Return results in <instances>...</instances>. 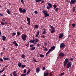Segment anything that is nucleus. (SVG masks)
<instances>
[{
    "label": "nucleus",
    "mask_w": 76,
    "mask_h": 76,
    "mask_svg": "<svg viewBox=\"0 0 76 76\" xmlns=\"http://www.w3.org/2000/svg\"><path fill=\"white\" fill-rule=\"evenodd\" d=\"M19 12H20V13L24 14L26 12V11L25 9H23V10L21 8H19Z\"/></svg>",
    "instance_id": "1"
},
{
    "label": "nucleus",
    "mask_w": 76,
    "mask_h": 76,
    "mask_svg": "<svg viewBox=\"0 0 76 76\" xmlns=\"http://www.w3.org/2000/svg\"><path fill=\"white\" fill-rule=\"evenodd\" d=\"M27 37V36L26 35H21V38L23 39V41H26V37Z\"/></svg>",
    "instance_id": "2"
},
{
    "label": "nucleus",
    "mask_w": 76,
    "mask_h": 76,
    "mask_svg": "<svg viewBox=\"0 0 76 76\" xmlns=\"http://www.w3.org/2000/svg\"><path fill=\"white\" fill-rule=\"evenodd\" d=\"M72 66V64L71 62H69L66 65V68H69L70 67Z\"/></svg>",
    "instance_id": "3"
},
{
    "label": "nucleus",
    "mask_w": 76,
    "mask_h": 76,
    "mask_svg": "<svg viewBox=\"0 0 76 76\" xmlns=\"http://www.w3.org/2000/svg\"><path fill=\"white\" fill-rule=\"evenodd\" d=\"M52 29V30L50 32L51 33H54L55 31V28H54V27L52 26H51L50 27Z\"/></svg>",
    "instance_id": "4"
},
{
    "label": "nucleus",
    "mask_w": 76,
    "mask_h": 76,
    "mask_svg": "<svg viewBox=\"0 0 76 76\" xmlns=\"http://www.w3.org/2000/svg\"><path fill=\"white\" fill-rule=\"evenodd\" d=\"M76 2V0H71L70 2V4H73Z\"/></svg>",
    "instance_id": "5"
},
{
    "label": "nucleus",
    "mask_w": 76,
    "mask_h": 76,
    "mask_svg": "<svg viewBox=\"0 0 76 76\" xmlns=\"http://www.w3.org/2000/svg\"><path fill=\"white\" fill-rule=\"evenodd\" d=\"M49 74V72L47 71H46L44 73V76H47Z\"/></svg>",
    "instance_id": "6"
},
{
    "label": "nucleus",
    "mask_w": 76,
    "mask_h": 76,
    "mask_svg": "<svg viewBox=\"0 0 76 76\" xmlns=\"http://www.w3.org/2000/svg\"><path fill=\"white\" fill-rule=\"evenodd\" d=\"M27 21H28V23H27V24L28 25H30V19L29 18H28V17H27Z\"/></svg>",
    "instance_id": "7"
},
{
    "label": "nucleus",
    "mask_w": 76,
    "mask_h": 76,
    "mask_svg": "<svg viewBox=\"0 0 76 76\" xmlns=\"http://www.w3.org/2000/svg\"><path fill=\"white\" fill-rule=\"evenodd\" d=\"M66 45L64 43H62L60 44V48H64Z\"/></svg>",
    "instance_id": "8"
},
{
    "label": "nucleus",
    "mask_w": 76,
    "mask_h": 76,
    "mask_svg": "<svg viewBox=\"0 0 76 76\" xmlns=\"http://www.w3.org/2000/svg\"><path fill=\"white\" fill-rule=\"evenodd\" d=\"M65 55V54L62 52H61L59 55V56L61 57H64Z\"/></svg>",
    "instance_id": "9"
},
{
    "label": "nucleus",
    "mask_w": 76,
    "mask_h": 76,
    "mask_svg": "<svg viewBox=\"0 0 76 76\" xmlns=\"http://www.w3.org/2000/svg\"><path fill=\"white\" fill-rule=\"evenodd\" d=\"M64 36V35L63 33L60 34H59V36L58 37L59 39H61Z\"/></svg>",
    "instance_id": "10"
},
{
    "label": "nucleus",
    "mask_w": 76,
    "mask_h": 76,
    "mask_svg": "<svg viewBox=\"0 0 76 76\" xmlns=\"http://www.w3.org/2000/svg\"><path fill=\"white\" fill-rule=\"evenodd\" d=\"M13 44H14L15 45V46L16 47H17L18 46V44L17 43L16 41H14V42L13 43Z\"/></svg>",
    "instance_id": "11"
},
{
    "label": "nucleus",
    "mask_w": 76,
    "mask_h": 76,
    "mask_svg": "<svg viewBox=\"0 0 76 76\" xmlns=\"http://www.w3.org/2000/svg\"><path fill=\"white\" fill-rule=\"evenodd\" d=\"M69 61V60L67 58H66L65 60V61L63 62V63H65L67 64V63Z\"/></svg>",
    "instance_id": "12"
},
{
    "label": "nucleus",
    "mask_w": 76,
    "mask_h": 76,
    "mask_svg": "<svg viewBox=\"0 0 76 76\" xmlns=\"http://www.w3.org/2000/svg\"><path fill=\"white\" fill-rule=\"evenodd\" d=\"M36 72L39 73L40 71L39 68L38 67V68H36Z\"/></svg>",
    "instance_id": "13"
},
{
    "label": "nucleus",
    "mask_w": 76,
    "mask_h": 76,
    "mask_svg": "<svg viewBox=\"0 0 76 76\" xmlns=\"http://www.w3.org/2000/svg\"><path fill=\"white\" fill-rule=\"evenodd\" d=\"M47 4L49 6L50 8L52 7V5L51 4H50V3H49V2H48Z\"/></svg>",
    "instance_id": "14"
},
{
    "label": "nucleus",
    "mask_w": 76,
    "mask_h": 76,
    "mask_svg": "<svg viewBox=\"0 0 76 76\" xmlns=\"http://www.w3.org/2000/svg\"><path fill=\"white\" fill-rule=\"evenodd\" d=\"M49 16V15L48 14V13H46L45 14V18H46L47 17H48Z\"/></svg>",
    "instance_id": "15"
},
{
    "label": "nucleus",
    "mask_w": 76,
    "mask_h": 76,
    "mask_svg": "<svg viewBox=\"0 0 76 76\" xmlns=\"http://www.w3.org/2000/svg\"><path fill=\"white\" fill-rule=\"evenodd\" d=\"M42 13L45 15V14L48 13V12L45 10H43L42 11Z\"/></svg>",
    "instance_id": "16"
},
{
    "label": "nucleus",
    "mask_w": 76,
    "mask_h": 76,
    "mask_svg": "<svg viewBox=\"0 0 76 76\" xmlns=\"http://www.w3.org/2000/svg\"><path fill=\"white\" fill-rule=\"evenodd\" d=\"M16 71H14V72L13 73V75H14V76H18L17 75V74H16Z\"/></svg>",
    "instance_id": "17"
},
{
    "label": "nucleus",
    "mask_w": 76,
    "mask_h": 76,
    "mask_svg": "<svg viewBox=\"0 0 76 76\" xmlns=\"http://www.w3.org/2000/svg\"><path fill=\"white\" fill-rule=\"evenodd\" d=\"M39 34V31H37V34H36L35 36V37H38Z\"/></svg>",
    "instance_id": "18"
},
{
    "label": "nucleus",
    "mask_w": 76,
    "mask_h": 76,
    "mask_svg": "<svg viewBox=\"0 0 76 76\" xmlns=\"http://www.w3.org/2000/svg\"><path fill=\"white\" fill-rule=\"evenodd\" d=\"M2 37V39L4 40V41H5L6 39V37L4 36H3Z\"/></svg>",
    "instance_id": "19"
},
{
    "label": "nucleus",
    "mask_w": 76,
    "mask_h": 76,
    "mask_svg": "<svg viewBox=\"0 0 76 76\" xmlns=\"http://www.w3.org/2000/svg\"><path fill=\"white\" fill-rule=\"evenodd\" d=\"M18 67H20L22 66V63H21L20 62H19V63L18 64Z\"/></svg>",
    "instance_id": "20"
},
{
    "label": "nucleus",
    "mask_w": 76,
    "mask_h": 76,
    "mask_svg": "<svg viewBox=\"0 0 76 76\" xmlns=\"http://www.w3.org/2000/svg\"><path fill=\"white\" fill-rule=\"evenodd\" d=\"M39 57H40L44 58V55H42L41 54H39Z\"/></svg>",
    "instance_id": "21"
},
{
    "label": "nucleus",
    "mask_w": 76,
    "mask_h": 76,
    "mask_svg": "<svg viewBox=\"0 0 76 76\" xmlns=\"http://www.w3.org/2000/svg\"><path fill=\"white\" fill-rule=\"evenodd\" d=\"M50 48L52 50H54L55 49V47L54 46H53L51 47Z\"/></svg>",
    "instance_id": "22"
},
{
    "label": "nucleus",
    "mask_w": 76,
    "mask_h": 76,
    "mask_svg": "<svg viewBox=\"0 0 76 76\" xmlns=\"http://www.w3.org/2000/svg\"><path fill=\"white\" fill-rule=\"evenodd\" d=\"M35 49V47H34L32 48H31L30 50H34Z\"/></svg>",
    "instance_id": "23"
},
{
    "label": "nucleus",
    "mask_w": 76,
    "mask_h": 76,
    "mask_svg": "<svg viewBox=\"0 0 76 76\" xmlns=\"http://www.w3.org/2000/svg\"><path fill=\"white\" fill-rule=\"evenodd\" d=\"M7 12L8 14L10 15V14L11 11H10L9 10H8V9H7Z\"/></svg>",
    "instance_id": "24"
},
{
    "label": "nucleus",
    "mask_w": 76,
    "mask_h": 76,
    "mask_svg": "<svg viewBox=\"0 0 76 76\" xmlns=\"http://www.w3.org/2000/svg\"><path fill=\"white\" fill-rule=\"evenodd\" d=\"M75 7H73L72 8V10H73V12H75Z\"/></svg>",
    "instance_id": "25"
},
{
    "label": "nucleus",
    "mask_w": 76,
    "mask_h": 76,
    "mask_svg": "<svg viewBox=\"0 0 76 76\" xmlns=\"http://www.w3.org/2000/svg\"><path fill=\"white\" fill-rule=\"evenodd\" d=\"M30 69H28V71H27V73L26 74V75H28L29 73L30 72Z\"/></svg>",
    "instance_id": "26"
},
{
    "label": "nucleus",
    "mask_w": 76,
    "mask_h": 76,
    "mask_svg": "<svg viewBox=\"0 0 76 76\" xmlns=\"http://www.w3.org/2000/svg\"><path fill=\"white\" fill-rule=\"evenodd\" d=\"M39 28V26L37 25H35V28Z\"/></svg>",
    "instance_id": "27"
},
{
    "label": "nucleus",
    "mask_w": 76,
    "mask_h": 76,
    "mask_svg": "<svg viewBox=\"0 0 76 76\" xmlns=\"http://www.w3.org/2000/svg\"><path fill=\"white\" fill-rule=\"evenodd\" d=\"M35 39V42H38L39 41V40L38 39H36V38H34Z\"/></svg>",
    "instance_id": "28"
},
{
    "label": "nucleus",
    "mask_w": 76,
    "mask_h": 76,
    "mask_svg": "<svg viewBox=\"0 0 76 76\" xmlns=\"http://www.w3.org/2000/svg\"><path fill=\"white\" fill-rule=\"evenodd\" d=\"M26 74H25V73H23L21 74V76H26Z\"/></svg>",
    "instance_id": "29"
},
{
    "label": "nucleus",
    "mask_w": 76,
    "mask_h": 76,
    "mask_svg": "<svg viewBox=\"0 0 76 76\" xmlns=\"http://www.w3.org/2000/svg\"><path fill=\"white\" fill-rule=\"evenodd\" d=\"M5 68H4L3 69V70L1 71H0V73H2V72L5 70Z\"/></svg>",
    "instance_id": "30"
},
{
    "label": "nucleus",
    "mask_w": 76,
    "mask_h": 76,
    "mask_svg": "<svg viewBox=\"0 0 76 76\" xmlns=\"http://www.w3.org/2000/svg\"><path fill=\"white\" fill-rule=\"evenodd\" d=\"M53 7L54 9H56V7H57L56 6V5H55L54 4L53 5Z\"/></svg>",
    "instance_id": "31"
},
{
    "label": "nucleus",
    "mask_w": 76,
    "mask_h": 76,
    "mask_svg": "<svg viewBox=\"0 0 76 76\" xmlns=\"http://www.w3.org/2000/svg\"><path fill=\"white\" fill-rule=\"evenodd\" d=\"M5 60H8L9 59V58H3Z\"/></svg>",
    "instance_id": "32"
},
{
    "label": "nucleus",
    "mask_w": 76,
    "mask_h": 76,
    "mask_svg": "<svg viewBox=\"0 0 76 76\" xmlns=\"http://www.w3.org/2000/svg\"><path fill=\"white\" fill-rule=\"evenodd\" d=\"M33 61H34L35 62H37V61H36V60L35 58H33Z\"/></svg>",
    "instance_id": "33"
},
{
    "label": "nucleus",
    "mask_w": 76,
    "mask_h": 76,
    "mask_svg": "<svg viewBox=\"0 0 76 76\" xmlns=\"http://www.w3.org/2000/svg\"><path fill=\"white\" fill-rule=\"evenodd\" d=\"M26 66V65H23L22 66H21V68H23L25 67Z\"/></svg>",
    "instance_id": "34"
},
{
    "label": "nucleus",
    "mask_w": 76,
    "mask_h": 76,
    "mask_svg": "<svg viewBox=\"0 0 76 76\" xmlns=\"http://www.w3.org/2000/svg\"><path fill=\"white\" fill-rule=\"evenodd\" d=\"M64 67H65L67 64V63H64Z\"/></svg>",
    "instance_id": "35"
},
{
    "label": "nucleus",
    "mask_w": 76,
    "mask_h": 76,
    "mask_svg": "<svg viewBox=\"0 0 76 76\" xmlns=\"http://www.w3.org/2000/svg\"><path fill=\"white\" fill-rule=\"evenodd\" d=\"M17 36H19L20 35V33L19 32H17Z\"/></svg>",
    "instance_id": "36"
},
{
    "label": "nucleus",
    "mask_w": 76,
    "mask_h": 76,
    "mask_svg": "<svg viewBox=\"0 0 76 76\" xmlns=\"http://www.w3.org/2000/svg\"><path fill=\"white\" fill-rule=\"evenodd\" d=\"M25 57V56L24 54H23V55L21 56V58H24Z\"/></svg>",
    "instance_id": "37"
},
{
    "label": "nucleus",
    "mask_w": 76,
    "mask_h": 76,
    "mask_svg": "<svg viewBox=\"0 0 76 76\" xmlns=\"http://www.w3.org/2000/svg\"><path fill=\"white\" fill-rule=\"evenodd\" d=\"M49 75H50V76H53V75H52V72H50V73Z\"/></svg>",
    "instance_id": "38"
},
{
    "label": "nucleus",
    "mask_w": 76,
    "mask_h": 76,
    "mask_svg": "<svg viewBox=\"0 0 76 76\" xmlns=\"http://www.w3.org/2000/svg\"><path fill=\"white\" fill-rule=\"evenodd\" d=\"M16 34V33L14 32L12 33V34L13 36H15Z\"/></svg>",
    "instance_id": "39"
},
{
    "label": "nucleus",
    "mask_w": 76,
    "mask_h": 76,
    "mask_svg": "<svg viewBox=\"0 0 76 76\" xmlns=\"http://www.w3.org/2000/svg\"><path fill=\"white\" fill-rule=\"evenodd\" d=\"M46 33V30H44V31L42 33V34H45Z\"/></svg>",
    "instance_id": "40"
},
{
    "label": "nucleus",
    "mask_w": 76,
    "mask_h": 76,
    "mask_svg": "<svg viewBox=\"0 0 76 76\" xmlns=\"http://www.w3.org/2000/svg\"><path fill=\"white\" fill-rule=\"evenodd\" d=\"M34 46V45L31 44V45H30V47L32 48L33 47V46Z\"/></svg>",
    "instance_id": "41"
},
{
    "label": "nucleus",
    "mask_w": 76,
    "mask_h": 76,
    "mask_svg": "<svg viewBox=\"0 0 76 76\" xmlns=\"http://www.w3.org/2000/svg\"><path fill=\"white\" fill-rule=\"evenodd\" d=\"M44 50L47 51L48 50V49L46 47L45 48Z\"/></svg>",
    "instance_id": "42"
},
{
    "label": "nucleus",
    "mask_w": 76,
    "mask_h": 76,
    "mask_svg": "<svg viewBox=\"0 0 76 76\" xmlns=\"http://www.w3.org/2000/svg\"><path fill=\"white\" fill-rule=\"evenodd\" d=\"M58 8H56V9L55 10V11H56V12H58Z\"/></svg>",
    "instance_id": "43"
},
{
    "label": "nucleus",
    "mask_w": 76,
    "mask_h": 76,
    "mask_svg": "<svg viewBox=\"0 0 76 76\" xmlns=\"http://www.w3.org/2000/svg\"><path fill=\"white\" fill-rule=\"evenodd\" d=\"M50 7H48V6H47V7H46L47 9H48V10L50 9Z\"/></svg>",
    "instance_id": "44"
},
{
    "label": "nucleus",
    "mask_w": 76,
    "mask_h": 76,
    "mask_svg": "<svg viewBox=\"0 0 76 76\" xmlns=\"http://www.w3.org/2000/svg\"><path fill=\"white\" fill-rule=\"evenodd\" d=\"M52 50V49L51 48H50V49H49L48 51L50 53V52Z\"/></svg>",
    "instance_id": "45"
},
{
    "label": "nucleus",
    "mask_w": 76,
    "mask_h": 76,
    "mask_svg": "<svg viewBox=\"0 0 76 76\" xmlns=\"http://www.w3.org/2000/svg\"><path fill=\"white\" fill-rule=\"evenodd\" d=\"M50 53L48 51V52L46 54V56H47V55L49 54V53Z\"/></svg>",
    "instance_id": "46"
},
{
    "label": "nucleus",
    "mask_w": 76,
    "mask_h": 76,
    "mask_svg": "<svg viewBox=\"0 0 76 76\" xmlns=\"http://www.w3.org/2000/svg\"><path fill=\"white\" fill-rule=\"evenodd\" d=\"M65 73L64 72H63V73H62L61 74V75L62 76L64 75V74Z\"/></svg>",
    "instance_id": "47"
},
{
    "label": "nucleus",
    "mask_w": 76,
    "mask_h": 76,
    "mask_svg": "<svg viewBox=\"0 0 76 76\" xmlns=\"http://www.w3.org/2000/svg\"><path fill=\"white\" fill-rule=\"evenodd\" d=\"M72 26H73V28H74L75 26V24H72Z\"/></svg>",
    "instance_id": "48"
},
{
    "label": "nucleus",
    "mask_w": 76,
    "mask_h": 76,
    "mask_svg": "<svg viewBox=\"0 0 76 76\" xmlns=\"http://www.w3.org/2000/svg\"><path fill=\"white\" fill-rule=\"evenodd\" d=\"M26 69H24V71L23 72V73H26Z\"/></svg>",
    "instance_id": "49"
},
{
    "label": "nucleus",
    "mask_w": 76,
    "mask_h": 76,
    "mask_svg": "<svg viewBox=\"0 0 76 76\" xmlns=\"http://www.w3.org/2000/svg\"><path fill=\"white\" fill-rule=\"evenodd\" d=\"M29 42L33 43V42H33V40H31L30 41V42Z\"/></svg>",
    "instance_id": "50"
},
{
    "label": "nucleus",
    "mask_w": 76,
    "mask_h": 76,
    "mask_svg": "<svg viewBox=\"0 0 76 76\" xmlns=\"http://www.w3.org/2000/svg\"><path fill=\"white\" fill-rule=\"evenodd\" d=\"M20 1L23 3V4H24V1L23 0H21Z\"/></svg>",
    "instance_id": "51"
},
{
    "label": "nucleus",
    "mask_w": 76,
    "mask_h": 76,
    "mask_svg": "<svg viewBox=\"0 0 76 76\" xmlns=\"http://www.w3.org/2000/svg\"><path fill=\"white\" fill-rule=\"evenodd\" d=\"M34 13L37 14L38 13V12L37 11H34Z\"/></svg>",
    "instance_id": "52"
},
{
    "label": "nucleus",
    "mask_w": 76,
    "mask_h": 76,
    "mask_svg": "<svg viewBox=\"0 0 76 76\" xmlns=\"http://www.w3.org/2000/svg\"><path fill=\"white\" fill-rule=\"evenodd\" d=\"M0 16H1V17H3L4 15L2 14H0Z\"/></svg>",
    "instance_id": "53"
},
{
    "label": "nucleus",
    "mask_w": 76,
    "mask_h": 76,
    "mask_svg": "<svg viewBox=\"0 0 76 76\" xmlns=\"http://www.w3.org/2000/svg\"><path fill=\"white\" fill-rule=\"evenodd\" d=\"M0 61H1V62H3V59L2 58H0Z\"/></svg>",
    "instance_id": "54"
},
{
    "label": "nucleus",
    "mask_w": 76,
    "mask_h": 76,
    "mask_svg": "<svg viewBox=\"0 0 76 76\" xmlns=\"http://www.w3.org/2000/svg\"><path fill=\"white\" fill-rule=\"evenodd\" d=\"M47 44H48L47 43H46L44 44V45H45V47L47 46Z\"/></svg>",
    "instance_id": "55"
},
{
    "label": "nucleus",
    "mask_w": 76,
    "mask_h": 76,
    "mask_svg": "<svg viewBox=\"0 0 76 76\" xmlns=\"http://www.w3.org/2000/svg\"><path fill=\"white\" fill-rule=\"evenodd\" d=\"M41 37L43 38H45V36L44 35H43V36H41Z\"/></svg>",
    "instance_id": "56"
},
{
    "label": "nucleus",
    "mask_w": 76,
    "mask_h": 76,
    "mask_svg": "<svg viewBox=\"0 0 76 76\" xmlns=\"http://www.w3.org/2000/svg\"><path fill=\"white\" fill-rule=\"evenodd\" d=\"M1 23L3 25H4L5 24V23L3 22H1Z\"/></svg>",
    "instance_id": "57"
},
{
    "label": "nucleus",
    "mask_w": 76,
    "mask_h": 76,
    "mask_svg": "<svg viewBox=\"0 0 76 76\" xmlns=\"http://www.w3.org/2000/svg\"><path fill=\"white\" fill-rule=\"evenodd\" d=\"M45 69V67H44L42 68V70H44Z\"/></svg>",
    "instance_id": "58"
},
{
    "label": "nucleus",
    "mask_w": 76,
    "mask_h": 76,
    "mask_svg": "<svg viewBox=\"0 0 76 76\" xmlns=\"http://www.w3.org/2000/svg\"><path fill=\"white\" fill-rule=\"evenodd\" d=\"M3 50H5V52L6 51V50H5V48H3Z\"/></svg>",
    "instance_id": "59"
},
{
    "label": "nucleus",
    "mask_w": 76,
    "mask_h": 76,
    "mask_svg": "<svg viewBox=\"0 0 76 76\" xmlns=\"http://www.w3.org/2000/svg\"><path fill=\"white\" fill-rule=\"evenodd\" d=\"M40 45V44H38L37 45V47H39V46Z\"/></svg>",
    "instance_id": "60"
},
{
    "label": "nucleus",
    "mask_w": 76,
    "mask_h": 76,
    "mask_svg": "<svg viewBox=\"0 0 76 76\" xmlns=\"http://www.w3.org/2000/svg\"><path fill=\"white\" fill-rule=\"evenodd\" d=\"M70 60L71 61H73V58H70Z\"/></svg>",
    "instance_id": "61"
},
{
    "label": "nucleus",
    "mask_w": 76,
    "mask_h": 76,
    "mask_svg": "<svg viewBox=\"0 0 76 76\" xmlns=\"http://www.w3.org/2000/svg\"><path fill=\"white\" fill-rule=\"evenodd\" d=\"M44 1H41V3H44Z\"/></svg>",
    "instance_id": "62"
},
{
    "label": "nucleus",
    "mask_w": 76,
    "mask_h": 76,
    "mask_svg": "<svg viewBox=\"0 0 76 76\" xmlns=\"http://www.w3.org/2000/svg\"><path fill=\"white\" fill-rule=\"evenodd\" d=\"M26 61H27L26 59L25 60H24V62H26Z\"/></svg>",
    "instance_id": "63"
},
{
    "label": "nucleus",
    "mask_w": 76,
    "mask_h": 76,
    "mask_svg": "<svg viewBox=\"0 0 76 76\" xmlns=\"http://www.w3.org/2000/svg\"><path fill=\"white\" fill-rule=\"evenodd\" d=\"M2 76H6V75L5 74L3 75Z\"/></svg>",
    "instance_id": "64"
}]
</instances>
